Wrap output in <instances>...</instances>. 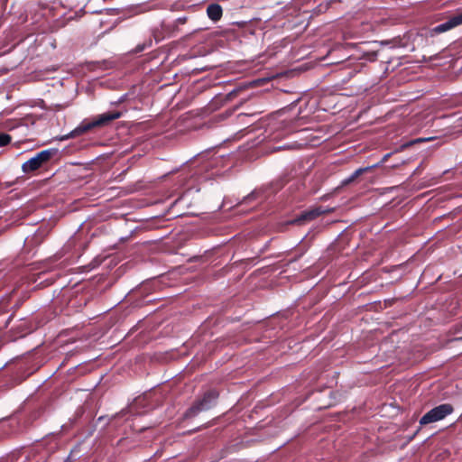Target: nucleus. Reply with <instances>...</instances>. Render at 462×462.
Segmentation results:
<instances>
[{"mask_svg":"<svg viewBox=\"0 0 462 462\" xmlns=\"http://www.w3.org/2000/svg\"><path fill=\"white\" fill-rule=\"evenodd\" d=\"M55 432H49L42 439H35L38 444L33 450L37 453L35 462H71L72 450L66 457L57 455L60 444Z\"/></svg>","mask_w":462,"mask_h":462,"instance_id":"obj_1","label":"nucleus"},{"mask_svg":"<svg viewBox=\"0 0 462 462\" xmlns=\"http://www.w3.org/2000/svg\"><path fill=\"white\" fill-rule=\"evenodd\" d=\"M219 400V392L217 389H209L199 395L191 405L184 411L183 420H191L199 416L202 412L215 408Z\"/></svg>","mask_w":462,"mask_h":462,"instance_id":"obj_2","label":"nucleus"},{"mask_svg":"<svg viewBox=\"0 0 462 462\" xmlns=\"http://www.w3.org/2000/svg\"><path fill=\"white\" fill-rule=\"evenodd\" d=\"M59 154L60 150L58 148L51 147L42 150L22 164V171L25 174H30L37 170L48 166L51 160Z\"/></svg>","mask_w":462,"mask_h":462,"instance_id":"obj_3","label":"nucleus"},{"mask_svg":"<svg viewBox=\"0 0 462 462\" xmlns=\"http://www.w3.org/2000/svg\"><path fill=\"white\" fill-rule=\"evenodd\" d=\"M122 116L119 111H106L103 114L97 115L90 119H84L80 122L84 133H87L93 128L102 127L109 125L112 121L118 119Z\"/></svg>","mask_w":462,"mask_h":462,"instance_id":"obj_4","label":"nucleus"},{"mask_svg":"<svg viewBox=\"0 0 462 462\" xmlns=\"http://www.w3.org/2000/svg\"><path fill=\"white\" fill-rule=\"evenodd\" d=\"M22 411H25V415L23 418L24 426L29 427L34 421L38 420L39 419H41L43 416V414L46 411V404L44 402H36V403H33V404L28 406V408L24 404H23L20 407V409L13 415V417L14 418L18 417V415L22 412Z\"/></svg>","mask_w":462,"mask_h":462,"instance_id":"obj_5","label":"nucleus"},{"mask_svg":"<svg viewBox=\"0 0 462 462\" xmlns=\"http://www.w3.org/2000/svg\"><path fill=\"white\" fill-rule=\"evenodd\" d=\"M454 411V408L450 403L439 404L429 411H427L420 419V424L421 426L439 421L450 415Z\"/></svg>","mask_w":462,"mask_h":462,"instance_id":"obj_6","label":"nucleus"},{"mask_svg":"<svg viewBox=\"0 0 462 462\" xmlns=\"http://www.w3.org/2000/svg\"><path fill=\"white\" fill-rule=\"evenodd\" d=\"M332 211L333 209L330 208H324L322 206L313 207L300 212L295 217L291 219L289 223L295 226L304 225L323 214L330 213Z\"/></svg>","mask_w":462,"mask_h":462,"instance_id":"obj_7","label":"nucleus"},{"mask_svg":"<svg viewBox=\"0 0 462 462\" xmlns=\"http://www.w3.org/2000/svg\"><path fill=\"white\" fill-rule=\"evenodd\" d=\"M249 86H251V83H239L236 88L228 91L226 94L223 95L219 93L216 95L210 102L211 107L217 108L226 102L232 101L235 97H238L241 93L246 90Z\"/></svg>","mask_w":462,"mask_h":462,"instance_id":"obj_8","label":"nucleus"},{"mask_svg":"<svg viewBox=\"0 0 462 462\" xmlns=\"http://www.w3.org/2000/svg\"><path fill=\"white\" fill-rule=\"evenodd\" d=\"M462 24V11L449 17L446 22L439 23L430 30V35L446 32L458 25Z\"/></svg>","mask_w":462,"mask_h":462,"instance_id":"obj_9","label":"nucleus"},{"mask_svg":"<svg viewBox=\"0 0 462 462\" xmlns=\"http://www.w3.org/2000/svg\"><path fill=\"white\" fill-rule=\"evenodd\" d=\"M48 236V230L46 228H37L32 236L25 237L23 245L27 247H35L40 245L45 237Z\"/></svg>","mask_w":462,"mask_h":462,"instance_id":"obj_10","label":"nucleus"},{"mask_svg":"<svg viewBox=\"0 0 462 462\" xmlns=\"http://www.w3.org/2000/svg\"><path fill=\"white\" fill-rule=\"evenodd\" d=\"M374 168H376V165H368L365 167H361V168L356 169L351 175L343 179L340 181L339 187H345V186H347V185L353 183L358 177H360L361 175H363L365 172L372 171Z\"/></svg>","mask_w":462,"mask_h":462,"instance_id":"obj_11","label":"nucleus"},{"mask_svg":"<svg viewBox=\"0 0 462 462\" xmlns=\"http://www.w3.org/2000/svg\"><path fill=\"white\" fill-rule=\"evenodd\" d=\"M15 338H22L32 332V327L28 322L20 319V323L12 328Z\"/></svg>","mask_w":462,"mask_h":462,"instance_id":"obj_12","label":"nucleus"},{"mask_svg":"<svg viewBox=\"0 0 462 462\" xmlns=\"http://www.w3.org/2000/svg\"><path fill=\"white\" fill-rule=\"evenodd\" d=\"M223 14V9L220 5L212 3L207 7V15L214 23L218 22Z\"/></svg>","mask_w":462,"mask_h":462,"instance_id":"obj_13","label":"nucleus"},{"mask_svg":"<svg viewBox=\"0 0 462 462\" xmlns=\"http://www.w3.org/2000/svg\"><path fill=\"white\" fill-rule=\"evenodd\" d=\"M128 413L126 410H122L120 412L113 415L111 418H106V416H100L97 418L95 427L98 423L104 422L102 430H105L108 425H110L116 419L125 416Z\"/></svg>","mask_w":462,"mask_h":462,"instance_id":"obj_14","label":"nucleus"},{"mask_svg":"<svg viewBox=\"0 0 462 462\" xmlns=\"http://www.w3.org/2000/svg\"><path fill=\"white\" fill-rule=\"evenodd\" d=\"M83 134H85V133L83 131L81 124H79L78 126H76L73 130H71L67 134L58 135V136L54 137V140L65 141V140H68V139H70V138H75V137L79 136V135H81Z\"/></svg>","mask_w":462,"mask_h":462,"instance_id":"obj_15","label":"nucleus"},{"mask_svg":"<svg viewBox=\"0 0 462 462\" xmlns=\"http://www.w3.org/2000/svg\"><path fill=\"white\" fill-rule=\"evenodd\" d=\"M261 195V192L257 189L252 190L249 194L243 197L240 200H238L236 206L240 205H247L250 204L253 201H255Z\"/></svg>","mask_w":462,"mask_h":462,"instance_id":"obj_16","label":"nucleus"},{"mask_svg":"<svg viewBox=\"0 0 462 462\" xmlns=\"http://www.w3.org/2000/svg\"><path fill=\"white\" fill-rule=\"evenodd\" d=\"M381 45L383 46H388L392 49L393 48H401L405 47V43L403 42L402 39L401 37H394L391 40H384L381 42Z\"/></svg>","mask_w":462,"mask_h":462,"instance_id":"obj_17","label":"nucleus"},{"mask_svg":"<svg viewBox=\"0 0 462 462\" xmlns=\"http://www.w3.org/2000/svg\"><path fill=\"white\" fill-rule=\"evenodd\" d=\"M152 45V40L151 38L145 40L142 43H139L135 46V48L134 49V53H140V52H143V51L151 48Z\"/></svg>","mask_w":462,"mask_h":462,"instance_id":"obj_18","label":"nucleus"},{"mask_svg":"<svg viewBox=\"0 0 462 462\" xmlns=\"http://www.w3.org/2000/svg\"><path fill=\"white\" fill-rule=\"evenodd\" d=\"M431 139L432 138H417V139L411 140L410 142L402 143L400 146V150H404L405 148H408V147L411 146L414 143H421V142H426V141H429V140H431Z\"/></svg>","mask_w":462,"mask_h":462,"instance_id":"obj_19","label":"nucleus"},{"mask_svg":"<svg viewBox=\"0 0 462 462\" xmlns=\"http://www.w3.org/2000/svg\"><path fill=\"white\" fill-rule=\"evenodd\" d=\"M12 141V137L10 134L6 133H0V147H4L9 144Z\"/></svg>","mask_w":462,"mask_h":462,"instance_id":"obj_20","label":"nucleus"},{"mask_svg":"<svg viewBox=\"0 0 462 462\" xmlns=\"http://www.w3.org/2000/svg\"><path fill=\"white\" fill-rule=\"evenodd\" d=\"M7 426H8L7 419H3L0 420V438L4 437L6 434L5 429Z\"/></svg>","mask_w":462,"mask_h":462,"instance_id":"obj_21","label":"nucleus"},{"mask_svg":"<svg viewBox=\"0 0 462 462\" xmlns=\"http://www.w3.org/2000/svg\"><path fill=\"white\" fill-rule=\"evenodd\" d=\"M297 147H298V145H296V144H285V145H281V146H275L273 148V152H277V151L285 150V149H295Z\"/></svg>","mask_w":462,"mask_h":462,"instance_id":"obj_22","label":"nucleus"},{"mask_svg":"<svg viewBox=\"0 0 462 462\" xmlns=\"http://www.w3.org/2000/svg\"><path fill=\"white\" fill-rule=\"evenodd\" d=\"M393 152H388L383 156V158L377 162L376 163H374L373 165H376V168L382 165L383 162L387 161V159L393 154Z\"/></svg>","mask_w":462,"mask_h":462,"instance_id":"obj_23","label":"nucleus"},{"mask_svg":"<svg viewBox=\"0 0 462 462\" xmlns=\"http://www.w3.org/2000/svg\"><path fill=\"white\" fill-rule=\"evenodd\" d=\"M128 93L123 94L116 101L112 102L113 105H119L124 103L128 98Z\"/></svg>","mask_w":462,"mask_h":462,"instance_id":"obj_24","label":"nucleus"},{"mask_svg":"<svg viewBox=\"0 0 462 462\" xmlns=\"http://www.w3.org/2000/svg\"><path fill=\"white\" fill-rule=\"evenodd\" d=\"M187 16H180V17H178L175 22H174V24L175 26H178L179 24H183L187 22Z\"/></svg>","mask_w":462,"mask_h":462,"instance_id":"obj_25","label":"nucleus"},{"mask_svg":"<svg viewBox=\"0 0 462 462\" xmlns=\"http://www.w3.org/2000/svg\"><path fill=\"white\" fill-rule=\"evenodd\" d=\"M376 57H377V54H376V53H374V52H373V53H371V54L369 55V58H367V60H369V61L375 60Z\"/></svg>","mask_w":462,"mask_h":462,"instance_id":"obj_26","label":"nucleus"},{"mask_svg":"<svg viewBox=\"0 0 462 462\" xmlns=\"http://www.w3.org/2000/svg\"><path fill=\"white\" fill-rule=\"evenodd\" d=\"M302 255H303V253L300 254L299 255L294 257L293 261H298Z\"/></svg>","mask_w":462,"mask_h":462,"instance_id":"obj_27","label":"nucleus"},{"mask_svg":"<svg viewBox=\"0 0 462 462\" xmlns=\"http://www.w3.org/2000/svg\"><path fill=\"white\" fill-rule=\"evenodd\" d=\"M201 428H202V427H198V428L194 429V430H192V432H197V431H199Z\"/></svg>","mask_w":462,"mask_h":462,"instance_id":"obj_28","label":"nucleus"},{"mask_svg":"<svg viewBox=\"0 0 462 462\" xmlns=\"http://www.w3.org/2000/svg\"><path fill=\"white\" fill-rule=\"evenodd\" d=\"M12 319H13V315H10L8 319H7V322H9Z\"/></svg>","mask_w":462,"mask_h":462,"instance_id":"obj_29","label":"nucleus"},{"mask_svg":"<svg viewBox=\"0 0 462 462\" xmlns=\"http://www.w3.org/2000/svg\"><path fill=\"white\" fill-rule=\"evenodd\" d=\"M246 99V97H243L240 98V101H243V100H245Z\"/></svg>","mask_w":462,"mask_h":462,"instance_id":"obj_30","label":"nucleus"},{"mask_svg":"<svg viewBox=\"0 0 462 462\" xmlns=\"http://www.w3.org/2000/svg\"><path fill=\"white\" fill-rule=\"evenodd\" d=\"M300 97H299V98H297V99H296L294 102H292L291 104L293 105L294 103H296V102L300 101Z\"/></svg>","mask_w":462,"mask_h":462,"instance_id":"obj_31","label":"nucleus"},{"mask_svg":"<svg viewBox=\"0 0 462 462\" xmlns=\"http://www.w3.org/2000/svg\"><path fill=\"white\" fill-rule=\"evenodd\" d=\"M418 171H419V167L415 169L413 173L418 172Z\"/></svg>","mask_w":462,"mask_h":462,"instance_id":"obj_32","label":"nucleus"},{"mask_svg":"<svg viewBox=\"0 0 462 462\" xmlns=\"http://www.w3.org/2000/svg\"><path fill=\"white\" fill-rule=\"evenodd\" d=\"M418 171H419V167L415 169L413 173L418 172Z\"/></svg>","mask_w":462,"mask_h":462,"instance_id":"obj_33","label":"nucleus"}]
</instances>
